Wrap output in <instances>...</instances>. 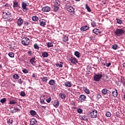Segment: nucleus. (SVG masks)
Wrapping results in <instances>:
<instances>
[{"label": "nucleus", "mask_w": 125, "mask_h": 125, "mask_svg": "<svg viewBox=\"0 0 125 125\" xmlns=\"http://www.w3.org/2000/svg\"><path fill=\"white\" fill-rule=\"evenodd\" d=\"M125 33V29H124L123 28H117L115 31H114V34L117 37H121V36H123V35H124V34Z\"/></svg>", "instance_id": "nucleus-1"}, {"label": "nucleus", "mask_w": 125, "mask_h": 125, "mask_svg": "<svg viewBox=\"0 0 125 125\" xmlns=\"http://www.w3.org/2000/svg\"><path fill=\"white\" fill-rule=\"evenodd\" d=\"M21 43L23 45H29L30 44V39L27 37L23 38L21 40Z\"/></svg>", "instance_id": "nucleus-2"}, {"label": "nucleus", "mask_w": 125, "mask_h": 125, "mask_svg": "<svg viewBox=\"0 0 125 125\" xmlns=\"http://www.w3.org/2000/svg\"><path fill=\"white\" fill-rule=\"evenodd\" d=\"M102 93L104 94V95H106V98H108L111 96V91L107 89H104L102 90Z\"/></svg>", "instance_id": "nucleus-3"}, {"label": "nucleus", "mask_w": 125, "mask_h": 125, "mask_svg": "<svg viewBox=\"0 0 125 125\" xmlns=\"http://www.w3.org/2000/svg\"><path fill=\"white\" fill-rule=\"evenodd\" d=\"M102 77H103V75H102V74H96L94 76V81H95V82H99Z\"/></svg>", "instance_id": "nucleus-4"}, {"label": "nucleus", "mask_w": 125, "mask_h": 125, "mask_svg": "<svg viewBox=\"0 0 125 125\" xmlns=\"http://www.w3.org/2000/svg\"><path fill=\"white\" fill-rule=\"evenodd\" d=\"M69 61L72 63V64H75V65L78 64V60L77 59L73 57H70L68 58Z\"/></svg>", "instance_id": "nucleus-5"}, {"label": "nucleus", "mask_w": 125, "mask_h": 125, "mask_svg": "<svg viewBox=\"0 0 125 125\" xmlns=\"http://www.w3.org/2000/svg\"><path fill=\"white\" fill-rule=\"evenodd\" d=\"M27 6H28V5L26 3V2H22L21 8L22 11H24V12H26V11L28 10V8Z\"/></svg>", "instance_id": "nucleus-6"}, {"label": "nucleus", "mask_w": 125, "mask_h": 125, "mask_svg": "<svg viewBox=\"0 0 125 125\" xmlns=\"http://www.w3.org/2000/svg\"><path fill=\"white\" fill-rule=\"evenodd\" d=\"M89 115L91 118H93V119L97 118V111L95 110H93L90 113Z\"/></svg>", "instance_id": "nucleus-7"}, {"label": "nucleus", "mask_w": 125, "mask_h": 125, "mask_svg": "<svg viewBox=\"0 0 125 125\" xmlns=\"http://www.w3.org/2000/svg\"><path fill=\"white\" fill-rule=\"evenodd\" d=\"M86 99V97L84 95H81L79 97V100L81 102H83V101H85Z\"/></svg>", "instance_id": "nucleus-8"}, {"label": "nucleus", "mask_w": 125, "mask_h": 125, "mask_svg": "<svg viewBox=\"0 0 125 125\" xmlns=\"http://www.w3.org/2000/svg\"><path fill=\"white\" fill-rule=\"evenodd\" d=\"M50 9L51 8L49 6H45L42 8V11H43V12H49Z\"/></svg>", "instance_id": "nucleus-9"}, {"label": "nucleus", "mask_w": 125, "mask_h": 125, "mask_svg": "<svg viewBox=\"0 0 125 125\" xmlns=\"http://www.w3.org/2000/svg\"><path fill=\"white\" fill-rule=\"evenodd\" d=\"M89 29V26L88 25H85L81 27V31H82V32H85V31H87Z\"/></svg>", "instance_id": "nucleus-10"}, {"label": "nucleus", "mask_w": 125, "mask_h": 125, "mask_svg": "<svg viewBox=\"0 0 125 125\" xmlns=\"http://www.w3.org/2000/svg\"><path fill=\"white\" fill-rule=\"evenodd\" d=\"M66 10L67 11H69V12L71 13L74 12V11H75V9L74 8V7L71 6H67Z\"/></svg>", "instance_id": "nucleus-11"}, {"label": "nucleus", "mask_w": 125, "mask_h": 125, "mask_svg": "<svg viewBox=\"0 0 125 125\" xmlns=\"http://www.w3.org/2000/svg\"><path fill=\"white\" fill-rule=\"evenodd\" d=\"M40 23V25L41 26H45V25H46V21L45 20H41L39 21Z\"/></svg>", "instance_id": "nucleus-12"}, {"label": "nucleus", "mask_w": 125, "mask_h": 125, "mask_svg": "<svg viewBox=\"0 0 125 125\" xmlns=\"http://www.w3.org/2000/svg\"><path fill=\"white\" fill-rule=\"evenodd\" d=\"M31 125H38V121L35 119V118L32 119L30 121Z\"/></svg>", "instance_id": "nucleus-13"}, {"label": "nucleus", "mask_w": 125, "mask_h": 125, "mask_svg": "<svg viewBox=\"0 0 125 125\" xmlns=\"http://www.w3.org/2000/svg\"><path fill=\"white\" fill-rule=\"evenodd\" d=\"M29 62L33 65V66H35L36 65V58L34 57L31 58Z\"/></svg>", "instance_id": "nucleus-14"}, {"label": "nucleus", "mask_w": 125, "mask_h": 125, "mask_svg": "<svg viewBox=\"0 0 125 125\" xmlns=\"http://www.w3.org/2000/svg\"><path fill=\"white\" fill-rule=\"evenodd\" d=\"M44 99H45V98L44 95H42L40 97L41 104H45V102H44Z\"/></svg>", "instance_id": "nucleus-15"}, {"label": "nucleus", "mask_w": 125, "mask_h": 125, "mask_svg": "<svg viewBox=\"0 0 125 125\" xmlns=\"http://www.w3.org/2000/svg\"><path fill=\"white\" fill-rule=\"evenodd\" d=\"M112 95L114 97H117L118 96V90L114 89V90L112 91Z\"/></svg>", "instance_id": "nucleus-16"}, {"label": "nucleus", "mask_w": 125, "mask_h": 125, "mask_svg": "<svg viewBox=\"0 0 125 125\" xmlns=\"http://www.w3.org/2000/svg\"><path fill=\"white\" fill-rule=\"evenodd\" d=\"M59 101L58 100H56L54 102L53 105L56 108H57L59 106Z\"/></svg>", "instance_id": "nucleus-17"}, {"label": "nucleus", "mask_w": 125, "mask_h": 125, "mask_svg": "<svg viewBox=\"0 0 125 125\" xmlns=\"http://www.w3.org/2000/svg\"><path fill=\"white\" fill-rule=\"evenodd\" d=\"M17 24L18 26H21L23 24V19L20 18L18 20Z\"/></svg>", "instance_id": "nucleus-18"}, {"label": "nucleus", "mask_w": 125, "mask_h": 125, "mask_svg": "<svg viewBox=\"0 0 125 125\" xmlns=\"http://www.w3.org/2000/svg\"><path fill=\"white\" fill-rule=\"evenodd\" d=\"M93 33L96 35H99V34L101 33V31H100V30L99 29H94L93 30Z\"/></svg>", "instance_id": "nucleus-19"}, {"label": "nucleus", "mask_w": 125, "mask_h": 125, "mask_svg": "<svg viewBox=\"0 0 125 125\" xmlns=\"http://www.w3.org/2000/svg\"><path fill=\"white\" fill-rule=\"evenodd\" d=\"M3 14H5V15L6 16H8L9 15H12L11 14V11H10V10L6 11L5 12H3Z\"/></svg>", "instance_id": "nucleus-20"}, {"label": "nucleus", "mask_w": 125, "mask_h": 125, "mask_svg": "<svg viewBox=\"0 0 125 125\" xmlns=\"http://www.w3.org/2000/svg\"><path fill=\"white\" fill-rule=\"evenodd\" d=\"M48 83L50 85H55V80L51 79L49 81Z\"/></svg>", "instance_id": "nucleus-21"}, {"label": "nucleus", "mask_w": 125, "mask_h": 125, "mask_svg": "<svg viewBox=\"0 0 125 125\" xmlns=\"http://www.w3.org/2000/svg\"><path fill=\"white\" fill-rule=\"evenodd\" d=\"M59 97L62 100H65V98H66V95L64 93H60L59 94Z\"/></svg>", "instance_id": "nucleus-22"}, {"label": "nucleus", "mask_w": 125, "mask_h": 125, "mask_svg": "<svg viewBox=\"0 0 125 125\" xmlns=\"http://www.w3.org/2000/svg\"><path fill=\"white\" fill-rule=\"evenodd\" d=\"M52 8L54 9V11L56 12L58 11V9H59V6L56 5H53Z\"/></svg>", "instance_id": "nucleus-23"}, {"label": "nucleus", "mask_w": 125, "mask_h": 125, "mask_svg": "<svg viewBox=\"0 0 125 125\" xmlns=\"http://www.w3.org/2000/svg\"><path fill=\"white\" fill-rule=\"evenodd\" d=\"M13 78L14 79V80H19L20 76L16 73L13 76Z\"/></svg>", "instance_id": "nucleus-24"}, {"label": "nucleus", "mask_w": 125, "mask_h": 125, "mask_svg": "<svg viewBox=\"0 0 125 125\" xmlns=\"http://www.w3.org/2000/svg\"><path fill=\"white\" fill-rule=\"evenodd\" d=\"M74 55H75V56H76V57H77V58H80L81 53H79V51H76L74 52Z\"/></svg>", "instance_id": "nucleus-25"}, {"label": "nucleus", "mask_w": 125, "mask_h": 125, "mask_svg": "<svg viewBox=\"0 0 125 125\" xmlns=\"http://www.w3.org/2000/svg\"><path fill=\"white\" fill-rule=\"evenodd\" d=\"M13 7H18V2L16 0L13 1Z\"/></svg>", "instance_id": "nucleus-26"}, {"label": "nucleus", "mask_w": 125, "mask_h": 125, "mask_svg": "<svg viewBox=\"0 0 125 125\" xmlns=\"http://www.w3.org/2000/svg\"><path fill=\"white\" fill-rule=\"evenodd\" d=\"M83 89H84V92H85V93H86V94H89V93H90V92L89 91V89H88V88H87L85 87H84Z\"/></svg>", "instance_id": "nucleus-27"}, {"label": "nucleus", "mask_w": 125, "mask_h": 125, "mask_svg": "<svg viewBox=\"0 0 125 125\" xmlns=\"http://www.w3.org/2000/svg\"><path fill=\"white\" fill-rule=\"evenodd\" d=\"M65 85L66 87H71V86H72V83H70L69 82H67L65 83Z\"/></svg>", "instance_id": "nucleus-28"}, {"label": "nucleus", "mask_w": 125, "mask_h": 125, "mask_svg": "<svg viewBox=\"0 0 125 125\" xmlns=\"http://www.w3.org/2000/svg\"><path fill=\"white\" fill-rule=\"evenodd\" d=\"M85 9H87L88 12H91V9H90V7L87 4H85Z\"/></svg>", "instance_id": "nucleus-29"}, {"label": "nucleus", "mask_w": 125, "mask_h": 125, "mask_svg": "<svg viewBox=\"0 0 125 125\" xmlns=\"http://www.w3.org/2000/svg\"><path fill=\"white\" fill-rule=\"evenodd\" d=\"M30 114L31 116H36L37 115V112H36V111L35 110H30Z\"/></svg>", "instance_id": "nucleus-30"}, {"label": "nucleus", "mask_w": 125, "mask_h": 125, "mask_svg": "<svg viewBox=\"0 0 125 125\" xmlns=\"http://www.w3.org/2000/svg\"><path fill=\"white\" fill-rule=\"evenodd\" d=\"M42 81L44 83H46V82L48 81V79H47V77H43L42 78Z\"/></svg>", "instance_id": "nucleus-31"}, {"label": "nucleus", "mask_w": 125, "mask_h": 125, "mask_svg": "<svg viewBox=\"0 0 125 125\" xmlns=\"http://www.w3.org/2000/svg\"><path fill=\"white\" fill-rule=\"evenodd\" d=\"M60 63H57L56 64V65L57 66V67H63V62H60Z\"/></svg>", "instance_id": "nucleus-32"}, {"label": "nucleus", "mask_w": 125, "mask_h": 125, "mask_svg": "<svg viewBox=\"0 0 125 125\" xmlns=\"http://www.w3.org/2000/svg\"><path fill=\"white\" fill-rule=\"evenodd\" d=\"M6 18L7 19V20H9V21H11V20H12V15L7 16Z\"/></svg>", "instance_id": "nucleus-33"}, {"label": "nucleus", "mask_w": 125, "mask_h": 125, "mask_svg": "<svg viewBox=\"0 0 125 125\" xmlns=\"http://www.w3.org/2000/svg\"><path fill=\"white\" fill-rule=\"evenodd\" d=\"M42 56L44 58L47 57V56H48V53H47V52H43L42 53Z\"/></svg>", "instance_id": "nucleus-34"}, {"label": "nucleus", "mask_w": 125, "mask_h": 125, "mask_svg": "<svg viewBox=\"0 0 125 125\" xmlns=\"http://www.w3.org/2000/svg\"><path fill=\"white\" fill-rule=\"evenodd\" d=\"M62 41L66 42H68V41H69V38L67 36H64L62 38Z\"/></svg>", "instance_id": "nucleus-35"}, {"label": "nucleus", "mask_w": 125, "mask_h": 125, "mask_svg": "<svg viewBox=\"0 0 125 125\" xmlns=\"http://www.w3.org/2000/svg\"><path fill=\"white\" fill-rule=\"evenodd\" d=\"M32 20L33 21H39V18L37 16H33L32 17Z\"/></svg>", "instance_id": "nucleus-36"}, {"label": "nucleus", "mask_w": 125, "mask_h": 125, "mask_svg": "<svg viewBox=\"0 0 125 125\" xmlns=\"http://www.w3.org/2000/svg\"><path fill=\"white\" fill-rule=\"evenodd\" d=\"M46 44L47 45V47H53V44L52 42H47L46 43Z\"/></svg>", "instance_id": "nucleus-37"}, {"label": "nucleus", "mask_w": 125, "mask_h": 125, "mask_svg": "<svg viewBox=\"0 0 125 125\" xmlns=\"http://www.w3.org/2000/svg\"><path fill=\"white\" fill-rule=\"evenodd\" d=\"M17 101H15V100H11L9 102V104H10V105H12L13 104H16V103H17Z\"/></svg>", "instance_id": "nucleus-38"}, {"label": "nucleus", "mask_w": 125, "mask_h": 125, "mask_svg": "<svg viewBox=\"0 0 125 125\" xmlns=\"http://www.w3.org/2000/svg\"><path fill=\"white\" fill-rule=\"evenodd\" d=\"M8 55L9 57H11V58H14V53L13 52H9L8 53Z\"/></svg>", "instance_id": "nucleus-39"}, {"label": "nucleus", "mask_w": 125, "mask_h": 125, "mask_svg": "<svg viewBox=\"0 0 125 125\" xmlns=\"http://www.w3.org/2000/svg\"><path fill=\"white\" fill-rule=\"evenodd\" d=\"M117 23L118 24H122L123 23V21L120 20V19H116Z\"/></svg>", "instance_id": "nucleus-40"}, {"label": "nucleus", "mask_w": 125, "mask_h": 125, "mask_svg": "<svg viewBox=\"0 0 125 125\" xmlns=\"http://www.w3.org/2000/svg\"><path fill=\"white\" fill-rule=\"evenodd\" d=\"M54 5H57V6H59L60 5V1L59 0H56L55 2V4Z\"/></svg>", "instance_id": "nucleus-41"}, {"label": "nucleus", "mask_w": 125, "mask_h": 125, "mask_svg": "<svg viewBox=\"0 0 125 125\" xmlns=\"http://www.w3.org/2000/svg\"><path fill=\"white\" fill-rule=\"evenodd\" d=\"M111 112L108 111L105 114V116L106 117H107V118H110V117H111Z\"/></svg>", "instance_id": "nucleus-42"}, {"label": "nucleus", "mask_w": 125, "mask_h": 125, "mask_svg": "<svg viewBox=\"0 0 125 125\" xmlns=\"http://www.w3.org/2000/svg\"><path fill=\"white\" fill-rule=\"evenodd\" d=\"M7 124H9V125H11V124L13 123V120H12V119H9L7 120Z\"/></svg>", "instance_id": "nucleus-43"}, {"label": "nucleus", "mask_w": 125, "mask_h": 125, "mask_svg": "<svg viewBox=\"0 0 125 125\" xmlns=\"http://www.w3.org/2000/svg\"><path fill=\"white\" fill-rule=\"evenodd\" d=\"M22 72L24 73V74H28V73H29V71L26 68H24L23 70H22Z\"/></svg>", "instance_id": "nucleus-44"}, {"label": "nucleus", "mask_w": 125, "mask_h": 125, "mask_svg": "<svg viewBox=\"0 0 125 125\" xmlns=\"http://www.w3.org/2000/svg\"><path fill=\"white\" fill-rule=\"evenodd\" d=\"M112 48H113V49H114L115 50H116L118 48V45H117V44L113 45Z\"/></svg>", "instance_id": "nucleus-45"}, {"label": "nucleus", "mask_w": 125, "mask_h": 125, "mask_svg": "<svg viewBox=\"0 0 125 125\" xmlns=\"http://www.w3.org/2000/svg\"><path fill=\"white\" fill-rule=\"evenodd\" d=\"M6 101V99L3 98L0 100V102L2 103V104H3V103H4V102H5Z\"/></svg>", "instance_id": "nucleus-46"}, {"label": "nucleus", "mask_w": 125, "mask_h": 125, "mask_svg": "<svg viewBox=\"0 0 125 125\" xmlns=\"http://www.w3.org/2000/svg\"><path fill=\"white\" fill-rule=\"evenodd\" d=\"M77 112L79 114H82L83 113V109L81 108H79L77 109Z\"/></svg>", "instance_id": "nucleus-47"}, {"label": "nucleus", "mask_w": 125, "mask_h": 125, "mask_svg": "<svg viewBox=\"0 0 125 125\" xmlns=\"http://www.w3.org/2000/svg\"><path fill=\"white\" fill-rule=\"evenodd\" d=\"M20 108H21V106L20 105H18L15 108V110H17L18 111H20Z\"/></svg>", "instance_id": "nucleus-48"}, {"label": "nucleus", "mask_w": 125, "mask_h": 125, "mask_svg": "<svg viewBox=\"0 0 125 125\" xmlns=\"http://www.w3.org/2000/svg\"><path fill=\"white\" fill-rule=\"evenodd\" d=\"M92 27H96V22L93 21L91 22Z\"/></svg>", "instance_id": "nucleus-49"}, {"label": "nucleus", "mask_w": 125, "mask_h": 125, "mask_svg": "<svg viewBox=\"0 0 125 125\" xmlns=\"http://www.w3.org/2000/svg\"><path fill=\"white\" fill-rule=\"evenodd\" d=\"M46 101L47 103H50V101H51V98H48L46 100Z\"/></svg>", "instance_id": "nucleus-50"}, {"label": "nucleus", "mask_w": 125, "mask_h": 125, "mask_svg": "<svg viewBox=\"0 0 125 125\" xmlns=\"http://www.w3.org/2000/svg\"><path fill=\"white\" fill-rule=\"evenodd\" d=\"M34 48H35V49H39V48H40L37 44H35L34 45Z\"/></svg>", "instance_id": "nucleus-51"}, {"label": "nucleus", "mask_w": 125, "mask_h": 125, "mask_svg": "<svg viewBox=\"0 0 125 125\" xmlns=\"http://www.w3.org/2000/svg\"><path fill=\"white\" fill-rule=\"evenodd\" d=\"M25 94H26L25 93V92H24V91H21V96L24 97V96H25Z\"/></svg>", "instance_id": "nucleus-52"}, {"label": "nucleus", "mask_w": 125, "mask_h": 125, "mask_svg": "<svg viewBox=\"0 0 125 125\" xmlns=\"http://www.w3.org/2000/svg\"><path fill=\"white\" fill-rule=\"evenodd\" d=\"M85 118H86V116H85V115L81 117V120H83V121H85Z\"/></svg>", "instance_id": "nucleus-53"}, {"label": "nucleus", "mask_w": 125, "mask_h": 125, "mask_svg": "<svg viewBox=\"0 0 125 125\" xmlns=\"http://www.w3.org/2000/svg\"><path fill=\"white\" fill-rule=\"evenodd\" d=\"M18 83L20 84H21L22 83H23L22 82V80H21V79H19V80H18Z\"/></svg>", "instance_id": "nucleus-54"}, {"label": "nucleus", "mask_w": 125, "mask_h": 125, "mask_svg": "<svg viewBox=\"0 0 125 125\" xmlns=\"http://www.w3.org/2000/svg\"><path fill=\"white\" fill-rule=\"evenodd\" d=\"M24 24L25 26H29V22L27 21H24Z\"/></svg>", "instance_id": "nucleus-55"}, {"label": "nucleus", "mask_w": 125, "mask_h": 125, "mask_svg": "<svg viewBox=\"0 0 125 125\" xmlns=\"http://www.w3.org/2000/svg\"><path fill=\"white\" fill-rule=\"evenodd\" d=\"M101 97H102L101 95H100V94H98L97 95V98H98V99H100V98H101Z\"/></svg>", "instance_id": "nucleus-56"}, {"label": "nucleus", "mask_w": 125, "mask_h": 125, "mask_svg": "<svg viewBox=\"0 0 125 125\" xmlns=\"http://www.w3.org/2000/svg\"><path fill=\"white\" fill-rule=\"evenodd\" d=\"M28 53L29 55H30V56L32 55L33 54V53H32V51H29L28 52Z\"/></svg>", "instance_id": "nucleus-57"}, {"label": "nucleus", "mask_w": 125, "mask_h": 125, "mask_svg": "<svg viewBox=\"0 0 125 125\" xmlns=\"http://www.w3.org/2000/svg\"><path fill=\"white\" fill-rule=\"evenodd\" d=\"M5 6H6V7H9V6H10V4L7 3L5 5Z\"/></svg>", "instance_id": "nucleus-58"}, {"label": "nucleus", "mask_w": 125, "mask_h": 125, "mask_svg": "<svg viewBox=\"0 0 125 125\" xmlns=\"http://www.w3.org/2000/svg\"><path fill=\"white\" fill-rule=\"evenodd\" d=\"M110 66H111V62H109V63L106 65V67H110Z\"/></svg>", "instance_id": "nucleus-59"}, {"label": "nucleus", "mask_w": 125, "mask_h": 125, "mask_svg": "<svg viewBox=\"0 0 125 125\" xmlns=\"http://www.w3.org/2000/svg\"><path fill=\"white\" fill-rule=\"evenodd\" d=\"M32 78H36V75H35V73H33L32 75Z\"/></svg>", "instance_id": "nucleus-60"}, {"label": "nucleus", "mask_w": 125, "mask_h": 125, "mask_svg": "<svg viewBox=\"0 0 125 125\" xmlns=\"http://www.w3.org/2000/svg\"><path fill=\"white\" fill-rule=\"evenodd\" d=\"M55 50L57 52H58V51H60V50L58 48L55 49Z\"/></svg>", "instance_id": "nucleus-61"}, {"label": "nucleus", "mask_w": 125, "mask_h": 125, "mask_svg": "<svg viewBox=\"0 0 125 125\" xmlns=\"http://www.w3.org/2000/svg\"><path fill=\"white\" fill-rule=\"evenodd\" d=\"M42 108H43V109H45V108H46V107H45V106H42Z\"/></svg>", "instance_id": "nucleus-62"}, {"label": "nucleus", "mask_w": 125, "mask_h": 125, "mask_svg": "<svg viewBox=\"0 0 125 125\" xmlns=\"http://www.w3.org/2000/svg\"><path fill=\"white\" fill-rule=\"evenodd\" d=\"M123 67H125V62H124V63H123Z\"/></svg>", "instance_id": "nucleus-63"}, {"label": "nucleus", "mask_w": 125, "mask_h": 125, "mask_svg": "<svg viewBox=\"0 0 125 125\" xmlns=\"http://www.w3.org/2000/svg\"><path fill=\"white\" fill-rule=\"evenodd\" d=\"M0 68H2V65H1V64H0Z\"/></svg>", "instance_id": "nucleus-64"}]
</instances>
